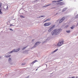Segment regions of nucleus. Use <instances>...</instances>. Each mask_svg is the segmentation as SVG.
<instances>
[{
  "mask_svg": "<svg viewBox=\"0 0 78 78\" xmlns=\"http://www.w3.org/2000/svg\"><path fill=\"white\" fill-rule=\"evenodd\" d=\"M20 50V48L17 49H16L15 51V52H16L17 51H19Z\"/></svg>",
  "mask_w": 78,
  "mask_h": 78,
  "instance_id": "10",
  "label": "nucleus"
},
{
  "mask_svg": "<svg viewBox=\"0 0 78 78\" xmlns=\"http://www.w3.org/2000/svg\"><path fill=\"white\" fill-rule=\"evenodd\" d=\"M71 78H75V77L73 76V77H71Z\"/></svg>",
  "mask_w": 78,
  "mask_h": 78,
  "instance_id": "32",
  "label": "nucleus"
},
{
  "mask_svg": "<svg viewBox=\"0 0 78 78\" xmlns=\"http://www.w3.org/2000/svg\"><path fill=\"white\" fill-rule=\"evenodd\" d=\"M76 78H78V76H77L76 77Z\"/></svg>",
  "mask_w": 78,
  "mask_h": 78,
  "instance_id": "36",
  "label": "nucleus"
},
{
  "mask_svg": "<svg viewBox=\"0 0 78 78\" xmlns=\"http://www.w3.org/2000/svg\"><path fill=\"white\" fill-rule=\"evenodd\" d=\"M65 19V18L64 17H63L59 21V23H61L62 22L64 21V20Z\"/></svg>",
  "mask_w": 78,
  "mask_h": 78,
  "instance_id": "5",
  "label": "nucleus"
},
{
  "mask_svg": "<svg viewBox=\"0 0 78 78\" xmlns=\"http://www.w3.org/2000/svg\"><path fill=\"white\" fill-rule=\"evenodd\" d=\"M12 24H10V27H11V26H12Z\"/></svg>",
  "mask_w": 78,
  "mask_h": 78,
  "instance_id": "34",
  "label": "nucleus"
},
{
  "mask_svg": "<svg viewBox=\"0 0 78 78\" xmlns=\"http://www.w3.org/2000/svg\"><path fill=\"white\" fill-rule=\"evenodd\" d=\"M67 33H69L70 32V30H68V31H66Z\"/></svg>",
  "mask_w": 78,
  "mask_h": 78,
  "instance_id": "21",
  "label": "nucleus"
},
{
  "mask_svg": "<svg viewBox=\"0 0 78 78\" xmlns=\"http://www.w3.org/2000/svg\"><path fill=\"white\" fill-rule=\"evenodd\" d=\"M0 14H3V13L2 12V9H0Z\"/></svg>",
  "mask_w": 78,
  "mask_h": 78,
  "instance_id": "14",
  "label": "nucleus"
},
{
  "mask_svg": "<svg viewBox=\"0 0 78 78\" xmlns=\"http://www.w3.org/2000/svg\"><path fill=\"white\" fill-rule=\"evenodd\" d=\"M59 3H60L58 2V3H57L56 4V5H59Z\"/></svg>",
  "mask_w": 78,
  "mask_h": 78,
  "instance_id": "30",
  "label": "nucleus"
},
{
  "mask_svg": "<svg viewBox=\"0 0 78 78\" xmlns=\"http://www.w3.org/2000/svg\"><path fill=\"white\" fill-rule=\"evenodd\" d=\"M22 65H25V64H23H23H22Z\"/></svg>",
  "mask_w": 78,
  "mask_h": 78,
  "instance_id": "35",
  "label": "nucleus"
},
{
  "mask_svg": "<svg viewBox=\"0 0 78 78\" xmlns=\"http://www.w3.org/2000/svg\"><path fill=\"white\" fill-rule=\"evenodd\" d=\"M29 77H30V76H28L26 77V78H29Z\"/></svg>",
  "mask_w": 78,
  "mask_h": 78,
  "instance_id": "29",
  "label": "nucleus"
},
{
  "mask_svg": "<svg viewBox=\"0 0 78 78\" xmlns=\"http://www.w3.org/2000/svg\"><path fill=\"white\" fill-rule=\"evenodd\" d=\"M52 2H55V3H58V2H57V1L56 2V1H52Z\"/></svg>",
  "mask_w": 78,
  "mask_h": 78,
  "instance_id": "22",
  "label": "nucleus"
},
{
  "mask_svg": "<svg viewBox=\"0 0 78 78\" xmlns=\"http://www.w3.org/2000/svg\"><path fill=\"white\" fill-rule=\"evenodd\" d=\"M63 2H59V3H59V5H62Z\"/></svg>",
  "mask_w": 78,
  "mask_h": 78,
  "instance_id": "15",
  "label": "nucleus"
},
{
  "mask_svg": "<svg viewBox=\"0 0 78 78\" xmlns=\"http://www.w3.org/2000/svg\"><path fill=\"white\" fill-rule=\"evenodd\" d=\"M64 42V40H62L61 41H59L57 44L58 46V47H60V46H61V45H62V44H63Z\"/></svg>",
  "mask_w": 78,
  "mask_h": 78,
  "instance_id": "2",
  "label": "nucleus"
},
{
  "mask_svg": "<svg viewBox=\"0 0 78 78\" xmlns=\"http://www.w3.org/2000/svg\"><path fill=\"white\" fill-rule=\"evenodd\" d=\"M8 6H7L6 9H8Z\"/></svg>",
  "mask_w": 78,
  "mask_h": 78,
  "instance_id": "31",
  "label": "nucleus"
},
{
  "mask_svg": "<svg viewBox=\"0 0 78 78\" xmlns=\"http://www.w3.org/2000/svg\"><path fill=\"white\" fill-rule=\"evenodd\" d=\"M49 5H50V4H49V5H46L43 7H45V6H49Z\"/></svg>",
  "mask_w": 78,
  "mask_h": 78,
  "instance_id": "27",
  "label": "nucleus"
},
{
  "mask_svg": "<svg viewBox=\"0 0 78 78\" xmlns=\"http://www.w3.org/2000/svg\"><path fill=\"white\" fill-rule=\"evenodd\" d=\"M1 58V57L0 56V59Z\"/></svg>",
  "mask_w": 78,
  "mask_h": 78,
  "instance_id": "38",
  "label": "nucleus"
},
{
  "mask_svg": "<svg viewBox=\"0 0 78 78\" xmlns=\"http://www.w3.org/2000/svg\"><path fill=\"white\" fill-rule=\"evenodd\" d=\"M51 24V23H45L44 24V25L45 27H47L48 26H49V25H50Z\"/></svg>",
  "mask_w": 78,
  "mask_h": 78,
  "instance_id": "3",
  "label": "nucleus"
},
{
  "mask_svg": "<svg viewBox=\"0 0 78 78\" xmlns=\"http://www.w3.org/2000/svg\"><path fill=\"white\" fill-rule=\"evenodd\" d=\"M27 46L26 47H24V48H23L22 49V50H24V49H25V48H27Z\"/></svg>",
  "mask_w": 78,
  "mask_h": 78,
  "instance_id": "24",
  "label": "nucleus"
},
{
  "mask_svg": "<svg viewBox=\"0 0 78 78\" xmlns=\"http://www.w3.org/2000/svg\"><path fill=\"white\" fill-rule=\"evenodd\" d=\"M2 3L0 2V8L2 7Z\"/></svg>",
  "mask_w": 78,
  "mask_h": 78,
  "instance_id": "18",
  "label": "nucleus"
},
{
  "mask_svg": "<svg viewBox=\"0 0 78 78\" xmlns=\"http://www.w3.org/2000/svg\"><path fill=\"white\" fill-rule=\"evenodd\" d=\"M66 8H64V9H63V10H62V12H64V11H66Z\"/></svg>",
  "mask_w": 78,
  "mask_h": 78,
  "instance_id": "12",
  "label": "nucleus"
},
{
  "mask_svg": "<svg viewBox=\"0 0 78 78\" xmlns=\"http://www.w3.org/2000/svg\"><path fill=\"white\" fill-rule=\"evenodd\" d=\"M76 18H78V14H77L76 17Z\"/></svg>",
  "mask_w": 78,
  "mask_h": 78,
  "instance_id": "28",
  "label": "nucleus"
},
{
  "mask_svg": "<svg viewBox=\"0 0 78 78\" xmlns=\"http://www.w3.org/2000/svg\"><path fill=\"white\" fill-rule=\"evenodd\" d=\"M20 16L21 18H25V16H23L22 15H20Z\"/></svg>",
  "mask_w": 78,
  "mask_h": 78,
  "instance_id": "16",
  "label": "nucleus"
},
{
  "mask_svg": "<svg viewBox=\"0 0 78 78\" xmlns=\"http://www.w3.org/2000/svg\"><path fill=\"white\" fill-rule=\"evenodd\" d=\"M33 40H32V41H33Z\"/></svg>",
  "mask_w": 78,
  "mask_h": 78,
  "instance_id": "39",
  "label": "nucleus"
},
{
  "mask_svg": "<svg viewBox=\"0 0 78 78\" xmlns=\"http://www.w3.org/2000/svg\"><path fill=\"white\" fill-rule=\"evenodd\" d=\"M9 61H11V58H9Z\"/></svg>",
  "mask_w": 78,
  "mask_h": 78,
  "instance_id": "20",
  "label": "nucleus"
},
{
  "mask_svg": "<svg viewBox=\"0 0 78 78\" xmlns=\"http://www.w3.org/2000/svg\"><path fill=\"white\" fill-rule=\"evenodd\" d=\"M55 25H54L52 28L53 29V28H55Z\"/></svg>",
  "mask_w": 78,
  "mask_h": 78,
  "instance_id": "26",
  "label": "nucleus"
},
{
  "mask_svg": "<svg viewBox=\"0 0 78 78\" xmlns=\"http://www.w3.org/2000/svg\"><path fill=\"white\" fill-rule=\"evenodd\" d=\"M41 44V42H37L34 45V47H36L37 45H39V44Z\"/></svg>",
  "mask_w": 78,
  "mask_h": 78,
  "instance_id": "4",
  "label": "nucleus"
},
{
  "mask_svg": "<svg viewBox=\"0 0 78 78\" xmlns=\"http://www.w3.org/2000/svg\"><path fill=\"white\" fill-rule=\"evenodd\" d=\"M62 1H63V0H59L58 1H57V2H61Z\"/></svg>",
  "mask_w": 78,
  "mask_h": 78,
  "instance_id": "19",
  "label": "nucleus"
},
{
  "mask_svg": "<svg viewBox=\"0 0 78 78\" xmlns=\"http://www.w3.org/2000/svg\"><path fill=\"white\" fill-rule=\"evenodd\" d=\"M75 28V26H73L71 28V29H73V28Z\"/></svg>",
  "mask_w": 78,
  "mask_h": 78,
  "instance_id": "17",
  "label": "nucleus"
},
{
  "mask_svg": "<svg viewBox=\"0 0 78 78\" xmlns=\"http://www.w3.org/2000/svg\"><path fill=\"white\" fill-rule=\"evenodd\" d=\"M10 30L11 31H13V30H12L11 29H10Z\"/></svg>",
  "mask_w": 78,
  "mask_h": 78,
  "instance_id": "33",
  "label": "nucleus"
},
{
  "mask_svg": "<svg viewBox=\"0 0 78 78\" xmlns=\"http://www.w3.org/2000/svg\"><path fill=\"white\" fill-rule=\"evenodd\" d=\"M53 30V27H51L50 29L48 30V32H50V31H51L52 30Z\"/></svg>",
  "mask_w": 78,
  "mask_h": 78,
  "instance_id": "6",
  "label": "nucleus"
},
{
  "mask_svg": "<svg viewBox=\"0 0 78 78\" xmlns=\"http://www.w3.org/2000/svg\"><path fill=\"white\" fill-rule=\"evenodd\" d=\"M45 17V16H44V15H43V16H40L39 17V18H41V17Z\"/></svg>",
  "mask_w": 78,
  "mask_h": 78,
  "instance_id": "13",
  "label": "nucleus"
},
{
  "mask_svg": "<svg viewBox=\"0 0 78 78\" xmlns=\"http://www.w3.org/2000/svg\"><path fill=\"white\" fill-rule=\"evenodd\" d=\"M10 56H11V55H5V58H9V57H10Z\"/></svg>",
  "mask_w": 78,
  "mask_h": 78,
  "instance_id": "9",
  "label": "nucleus"
},
{
  "mask_svg": "<svg viewBox=\"0 0 78 78\" xmlns=\"http://www.w3.org/2000/svg\"><path fill=\"white\" fill-rule=\"evenodd\" d=\"M62 31V29H55L53 30L51 32L52 35H54V34H56L58 35L59 34L60 32Z\"/></svg>",
  "mask_w": 78,
  "mask_h": 78,
  "instance_id": "1",
  "label": "nucleus"
},
{
  "mask_svg": "<svg viewBox=\"0 0 78 78\" xmlns=\"http://www.w3.org/2000/svg\"><path fill=\"white\" fill-rule=\"evenodd\" d=\"M14 51H12L10 52H9V53H12V52H13Z\"/></svg>",
  "mask_w": 78,
  "mask_h": 78,
  "instance_id": "23",
  "label": "nucleus"
},
{
  "mask_svg": "<svg viewBox=\"0 0 78 78\" xmlns=\"http://www.w3.org/2000/svg\"><path fill=\"white\" fill-rule=\"evenodd\" d=\"M69 27V25H67V26H66L65 27V28H67V27Z\"/></svg>",
  "mask_w": 78,
  "mask_h": 78,
  "instance_id": "25",
  "label": "nucleus"
},
{
  "mask_svg": "<svg viewBox=\"0 0 78 78\" xmlns=\"http://www.w3.org/2000/svg\"><path fill=\"white\" fill-rule=\"evenodd\" d=\"M58 49H56L55 50V51H53V52H52V53H54L56 52V51H58Z\"/></svg>",
  "mask_w": 78,
  "mask_h": 78,
  "instance_id": "7",
  "label": "nucleus"
},
{
  "mask_svg": "<svg viewBox=\"0 0 78 78\" xmlns=\"http://www.w3.org/2000/svg\"><path fill=\"white\" fill-rule=\"evenodd\" d=\"M49 20H50V19H47V20H46L44 22H47V21H49Z\"/></svg>",
  "mask_w": 78,
  "mask_h": 78,
  "instance_id": "11",
  "label": "nucleus"
},
{
  "mask_svg": "<svg viewBox=\"0 0 78 78\" xmlns=\"http://www.w3.org/2000/svg\"><path fill=\"white\" fill-rule=\"evenodd\" d=\"M37 60H35L33 62H32V64H34V63H35V62H37Z\"/></svg>",
  "mask_w": 78,
  "mask_h": 78,
  "instance_id": "8",
  "label": "nucleus"
},
{
  "mask_svg": "<svg viewBox=\"0 0 78 78\" xmlns=\"http://www.w3.org/2000/svg\"><path fill=\"white\" fill-rule=\"evenodd\" d=\"M37 69L36 70V71H37Z\"/></svg>",
  "mask_w": 78,
  "mask_h": 78,
  "instance_id": "37",
  "label": "nucleus"
}]
</instances>
